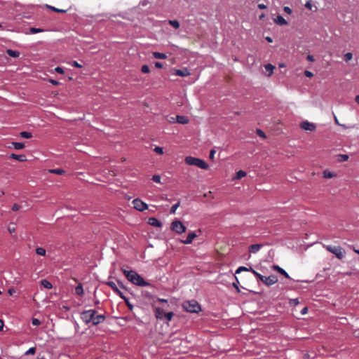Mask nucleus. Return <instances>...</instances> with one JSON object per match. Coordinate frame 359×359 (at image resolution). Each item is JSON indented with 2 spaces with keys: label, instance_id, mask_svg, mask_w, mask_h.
Instances as JSON below:
<instances>
[{
  "label": "nucleus",
  "instance_id": "f257e3e1",
  "mask_svg": "<svg viewBox=\"0 0 359 359\" xmlns=\"http://www.w3.org/2000/svg\"><path fill=\"white\" fill-rule=\"evenodd\" d=\"M121 270L125 275L128 280H129L132 283L141 287L150 285L149 283L145 281L144 278L135 271H128L123 267L121 269Z\"/></svg>",
  "mask_w": 359,
  "mask_h": 359
},
{
  "label": "nucleus",
  "instance_id": "f03ea898",
  "mask_svg": "<svg viewBox=\"0 0 359 359\" xmlns=\"http://www.w3.org/2000/svg\"><path fill=\"white\" fill-rule=\"evenodd\" d=\"M186 164L189 165H196L201 169L207 170L209 168L208 164L202 159L193 156H187L184 158Z\"/></svg>",
  "mask_w": 359,
  "mask_h": 359
},
{
  "label": "nucleus",
  "instance_id": "7ed1b4c3",
  "mask_svg": "<svg viewBox=\"0 0 359 359\" xmlns=\"http://www.w3.org/2000/svg\"><path fill=\"white\" fill-rule=\"evenodd\" d=\"M182 308L189 313H198L201 310V306L196 300L184 302Z\"/></svg>",
  "mask_w": 359,
  "mask_h": 359
},
{
  "label": "nucleus",
  "instance_id": "20e7f679",
  "mask_svg": "<svg viewBox=\"0 0 359 359\" xmlns=\"http://www.w3.org/2000/svg\"><path fill=\"white\" fill-rule=\"evenodd\" d=\"M95 314H97V311L95 310H87L81 313V319L85 323V324L88 325L93 322Z\"/></svg>",
  "mask_w": 359,
  "mask_h": 359
},
{
  "label": "nucleus",
  "instance_id": "39448f33",
  "mask_svg": "<svg viewBox=\"0 0 359 359\" xmlns=\"http://www.w3.org/2000/svg\"><path fill=\"white\" fill-rule=\"evenodd\" d=\"M325 248L330 252L334 254L338 259H341L344 257V250L340 246L327 245Z\"/></svg>",
  "mask_w": 359,
  "mask_h": 359
},
{
  "label": "nucleus",
  "instance_id": "423d86ee",
  "mask_svg": "<svg viewBox=\"0 0 359 359\" xmlns=\"http://www.w3.org/2000/svg\"><path fill=\"white\" fill-rule=\"evenodd\" d=\"M170 229L178 234H181L186 231V226L180 220H175L171 223Z\"/></svg>",
  "mask_w": 359,
  "mask_h": 359
},
{
  "label": "nucleus",
  "instance_id": "0eeeda50",
  "mask_svg": "<svg viewBox=\"0 0 359 359\" xmlns=\"http://www.w3.org/2000/svg\"><path fill=\"white\" fill-rule=\"evenodd\" d=\"M133 208L138 211H144L148 209V205L140 198H135L132 201Z\"/></svg>",
  "mask_w": 359,
  "mask_h": 359
},
{
  "label": "nucleus",
  "instance_id": "6e6552de",
  "mask_svg": "<svg viewBox=\"0 0 359 359\" xmlns=\"http://www.w3.org/2000/svg\"><path fill=\"white\" fill-rule=\"evenodd\" d=\"M301 128L304 130L314 131L316 129V126L314 123H310L308 121H304L300 124Z\"/></svg>",
  "mask_w": 359,
  "mask_h": 359
},
{
  "label": "nucleus",
  "instance_id": "1a4fd4ad",
  "mask_svg": "<svg viewBox=\"0 0 359 359\" xmlns=\"http://www.w3.org/2000/svg\"><path fill=\"white\" fill-rule=\"evenodd\" d=\"M277 281L278 278L275 275H271L268 277L264 276L262 283H264L267 286H270L275 284Z\"/></svg>",
  "mask_w": 359,
  "mask_h": 359
},
{
  "label": "nucleus",
  "instance_id": "9d476101",
  "mask_svg": "<svg viewBox=\"0 0 359 359\" xmlns=\"http://www.w3.org/2000/svg\"><path fill=\"white\" fill-rule=\"evenodd\" d=\"M106 285H107L108 286H109L113 290L114 292L118 294L121 299H125V296L123 295V294L119 290V289L117 287L116 283L114 282H112V281H108L106 283Z\"/></svg>",
  "mask_w": 359,
  "mask_h": 359
},
{
  "label": "nucleus",
  "instance_id": "9b49d317",
  "mask_svg": "<svg viewBox=\"0 0 359 359\" xmlns=\"http://www.w3.org/2000/svg\"><path fill=\"white\" fill-rule=\"evenodd\" d=\"M105 318H106V317H105L104 315H102V314L97 315V314H95L94 316V318H93V320L92 322V324L93 325H97L100 323L104 322Z\"/></svg>",
  "mask_w": 359,
  "mask_h": 359
},
{
  "label": "nucleus",
  "instance_id": "f8f14e48",
  "mask_svg": "<svg viewBox=\"0 0 359 359\" xmlns=\"http://www.w3.org/2000/svg\"><path fill=\"white\" fill-rule=\"evenodd\" d=\"M155 311V316L158 320H163L164 319V312L163 309H161L159 307H155L154 309Z\"/></svg>",
  "mask_w": 359,
  "mask_h": 359
},
{
  "label": "nucleus",
  "instance_id": "ddd939ff",
  "mask_svg": "<svg viewBox=\"0 0 359 359\" xmlns=\"http://www.w3.org/2000/svg\"><path fill=\"white\" fill-rule=\"evenodd\" d=\"M197 237L196 233L194 232H191L188 234L187 238L184 241H182V243L184 244H190L193 242L194 239Z\"/></svg>",
  "mask_w": 359,
  "mask_h": 359
},
{
  "label": "nucleus",
  "instance_id": "4468645a",
  "mask_svg": "<svg viewBox=\"0 0 359 359\" xmlns=\"http://www.w3.org/2000/svg\"><path fill=\"white\" fill-rule=\"evenodd\" d=\"M148 224L156 227H161L162 226V223L156 217H150L148 220Z\"/></svg>",
  "mask_w": 359,
  "mask_h": 359
},
{
  "label": "nucleus",
  "instance_id": "2eb2a0df",
  "mask_svg": "<svg viewBox=\"0 0 359 359\" xmlns=\"http://www.w3.org/2000/svg\"><path fill=\"white\" fill-rule=\"evenodd\" d=\"M175 74L180 76H187L190 75V72L187 68H184L183 69H176Z\"/></svg>",
  "mask_w": 359,
  "mask_h": 359
},
{
  "label": "nucleus",
  "instance_id": "dca6fc26",
  "mask_svg": "<svg viewBox=\"0 0 359 359\" xmlns=\"http://www.w3.org/2000/svg\"><path fill=\"white\" fill-rule=\"evenodd\" d=\"M10 158L17 160L20 162H24V161H27L26 156L24 154L18 155L15 154H11L10 156Z\"/></svg>",
  "mask_w": 359,
  "mask_h": 359
},
{
  "label": "nucleus",
  "instance_id": "f3484780",
  "mask_svg": "<svg viewBox=\"0 0 359 359\" xmlns=\"http://www.w3.org/2000/svg\"><path fill=\"white\" fill-rule=\"evenodd\" d=\"M273 269L278 272L279 273L282 274L287 278H290L289 274L281 267H280L278 265L273 266Z\"/></svg>",
  "mask_w": 359,
  "mask_h": 359
},
{
  "label": "nucleus",
  "instance_id": "a211bd4d",
  "mask_svg": "<svg viewBox=\"0 0 359 359\" xmlns=\"http://www.w3.org/2000/svg\"><path fill=\"white\" fill-rule=\"evenodd\" d=\"M176 121L180 124H187L189 123V118L184 116H177L175 117Z\"/></svg>",
  "mask_w": 359,
  "mask_h": 359
},
{
  "label": "nucleus",
  "instance_id": "6ab92c4d",
  "mask_svg": "<svg viewBox=\"0 0 359 359\" xmlns=\"http://www.w3.org/2000/svg\"><path fill=\"white\" fill-rule=\"evenodd\" d=\"M274 22L278 25H287V22L281 15H278L276 18L274 19Z\"/></svg>",
  "mask_w": 359,
  "mask_h": 359
},
{
  "label": "nucleus",
  "instance_id": "aec40b11",
  "mask_svg": "<svg viewBox=\"0 0 359 359\" xmlns=\"http://www.w3.org/2000/svg\"><path fill=\"white\" fill-rule=\"evenodd\" d=\"M262 247L260 244H252L249 247V252L251 253L257 252Z\"/></svg>",
  "mask_w": 359,
  "mask_h": 359
},
{
  "label": "nucleus",
  "instance_id": "412c9836",
  "mask_svg": "<svg viewBox=\"0 0 359 359\" xmlns=\"http://www.w3.org/2000/svg\"><path fill=\"white\" fill-rule=\"evenodd\" d=\"M6 53L12 57H18L20 56V52L18 50H13L11 49H8L6 50Z\"/></svg>",
  "mask_w": 359,
  "mask_h": 359
},
{
  "label": "nucleus",
  "instance_id": "4be33fe9",
  "mask_svg": "<svg viewBox=\"0 0 359 359\" xmlns=\"http://www.w3.org/2000/svg\"><path fill=\"white\" fill-rule=\"evenodd\" d=\"M41 284L43 287L47 288V289H51L53 287L51 283L46 279L41 280Z\"/></svg>",
  "mask_w": 359,
  "mask_h": 359
},
{
  "label": "nucleus",
  "instance_id": "5701e85b",
  "mask_svg": "<svg viewBox=\"0 0 359 359\" xmlns=\"http://www.w3.org/2000/svg\"><path fill=\"white\" fill-rule=\"evenodd\" d=\"M75 292L78 295H83V288L81 283H79V285L75 288Z\"/></svg>",
  "mask_w": 359,
  "mask_h": 359
},
{
  "label": "nucleus",
  "instance_id": "b1692460",
  "mask_svg": "<svg viewBox=\"0 0 359 359\" xmlns=\"http://www.w3.org/2000/svg\"><path fill=\"white\" fill-rule=\"evenodd\" d=\"M50 173H53L56 175H63L65 174V171L63 169L61 168H56V169H50L48 170Z\"/></svg>",
  "mask_w": 359,
  "mask_h": 359
},
{
  "label": "nucleus",
  "instance_id": "393cba45",
  "mask_svg": "<svg viewBox=\"0 0 359 359\" xmlns=\"http://www.w3.org/2000/svg\"><path fill=\"white\" fill-rule=\"evenodd\" d=\"M153 56L156 59H165L167 55L165 53H159V52H154Z\"/></svg>",
  "mask_w": 359,
  "mask_h": 359
},
{
  "label": "nucleus",
  "instance_id": "a878e982",
  "mask_svg": "<svg viewBox=\"0 0 359 359\" xmlns=\"http://www.w3.org/2000/svg\"><path fill=\"white\" fill-rule=\"evenodd\" d=\"M246 172L243 171V170H239L236 172V176L234 177L233 179L235 180H240L241 179L242 177H244L246 176Z\"/></svg>",
  "mask_w": 359,
  "mask_h": 359
},
{
  "label": "nucleus",
  "instance_id": "bb28decb",
  "mask_svg": "<svg viewBox=\"0 0 359 359\" xmlns=\"http://www.w3.org/2000/svg\"><path fill=\"white\" fill-rule=\"evenodd\" d=\"M250 271L262 282L264 280V276L261 275L256 271H255L252 267H250Z\"/></svg>",
  "mask_w": 359,
  "mask_h": 359
},
{
  "label": "nucleus",
  "instance_id": "cd10ccee",
  "mask_svg": "<svg viewBox=\"0 0 359 359\" xmlns=\"http://www.w3.org/2000/svg\"><path fill=\"white\" fill-rule=\"evenodd\" d=\"M250 271L262 282L264 280V276L261 275L256 271H255L252 267H250Z\"/></svg>",
  "mask_w": 359,
  "mask_h": 359
},
{
  "label": "nucleus",
  "instance_id": "c85d7f7f",
  "mask_svg": "<svg viewBox=\"0 0 359 359\" xmlns=\"http://www.w3.org/2000/svg\"><path fill=\"white\" fill-rule=\"evenodd\" d=\"M250 271L262 282L264 280V276L261 275L256 271H255L252 267H250Z\"/></svg>",
  "mask_w": 359,
  "mask_h": 359
},
{
  "label": "nucleus",
  "instance_id": "c756f323",
  "mask_svg": "<svg viewBox=\"0 0 359 359\" xmlns=\"http://www.w3.org/2000/svg\"><path fill=\"white\" fill-rule=\"evenodd\" d=\"M250 271L262 282L264 280V276L261 275L256 271H255L252 267H250Z\"/></svg>",
  "mask_w": 359,
  "mask_h": 359
},
{
  "label": "nucleus",
  "instance_id": "7c9ffc66",
  "mask_svg": "<svg viewBox=\"0 0 359 359\" xmlns=\"http://www.w3.org/2000/svg\"><path fill=\"white\" fill-rule=\"evenodd\" d=\"M336 175L329 170H325L323 172V177L330 179L334 177Z\"/></svg>",
  "mask_w": 359,
  "mask_h": 359
},
{
  "label": "nucleus",
  "instance_id": "2f4dec72",
  "mask_svg": "<svg viewBox=\"0 0 359 359\" xmlns=\"http://www.w3.org/2000/svg\"><path fill=\"white\" fill-rule=\"evenodd\" d=\"M12 144L15 149H22L25 147V144L22 142H12Z\"/></svg>",
  "mask_w": 359,
  "mask_h": 359
},
{
  "label": "nucleus",
  "instance_id": "473e14b6",
  "mask_svg": "<svg viewBox=\"0 0 359 359\" xmlns=\"http://www.w3.org/2000/svg\"><path fill=\"white\" fill-rule=\"evenodd\" d=\"M20 135L21 137L27 138V139L31 138L32 137V133H29V132H27V131L21 132L20 133Z\"/></svg>",
  "mask_w": 359,
  "mask_h": 359
},
{
  "label": "nucleus",
  "instance_id": "72a5a7b5",
  "mask_svg": "<svg viewBox=\"0 0 359 359\" xmlns=\"http://www.w3.org/2000/svg\"><path fill=\"white\" fill-rule=\"evenodd\" d=\"M36 252L39 255L44 256L46 255V250L43 248H37L36 249Z\"/></svg>",
  "mask_w": 359,
  "mask_h": 359
},
{
  "label": "nucleus",
  "instance_id": "f704fd0d",
  "mask_svg": "<svg viewBox=\"0 0 359 359\" xmlns=\"http://www.w3.org/2000/svg\"><path fill=\"white\" fill-rule=\"evenodd\" d=\"M174 316L173 312H168L164 313V318L167 320V321H170Z\"/></svg>",
  "mask_w": 359,
  "mask_h": 359
},
{
  "label": "nucleus",
  "instance_id": "c9c22d12",
  "mask_svg": "<svg viewBox=\"0 0 359 359\" xmlns=\"http://www.w3.org/2000/svg\"><path fill=\"white\" fill-rule=\"evenodd\" d=\"M265 69L266 71L269 72V76H271L273 73L274 67L271 64H268V65H265Z\"/></svg>",
  "mask_w": 359,
  "mask_h": 359
},
{
  "label": "nucleus",
  "instance_id": "e433bc0d",
  "mask_svg": "<svg viewBox=\"0 0 359 359\" xmlns=\"http://www.w3.org/2000/svg\"><path fill=\"white\" fill-rule=\"evenodd\" d=\"M36 347H31L29 348L26 352H25V355H34L36 353Z\"/></svg>",
  "mask_w": 359,
  "mask_h": 359
},
{
  "label": "nucleus",
  "instance_id": "4c0bfd02",
  "mask_svg": "<svg viewBox=\"0 0 359 359\" xmlns=\"http://www.w3.org/2000/svg\"><path fill=\"white\" fill-rule=\"evenodd\" d=\"M180 202L178 201L177 203H175V205H173L172 207H171V209H170V213L171 214H175L177 208L180 206Z\"/></svg>",
  "mask_w": 359,
  "mask_h": 359
},
{
  "label": "nucleus",
  "instance_id": "58836bf2",
  "mask_svg": "<svg viewBox=\"0 0 359 359\" xmlns=\"http://www.w3.org/2000/svg\"><path fill=\"white\" fill-rule=\"evenodd\" d=\"M29 32L31 34H36L43 32V29L35 27H31L29 29Z\"/></svg>",
  "mask_w": 359,
  "mask_h": 359
},
{
  "label": "nucleus",
  "instance_id": "ea45409f",
  "mask_svg": "<svg viewBox=\"0 0 359 359\" xmlns=\"http://www.w3.org/2000/svg\"><path fill=\"white\" fill-rule=\"evenodd\" d=\"M169 24L175 29H178L180 27V23L177 20H169Z\"/></svg>",
  "mask_w": 359,
  "mask_h": 359
},
{
  "label": "nucleus",
  "instance_id": "a19ab883",
  "mask_svg": "<svg viewBox=\"0 0 359 359\" xmlns=\"http://www.w3.org/2000/svg\"><path fill=\"white\" fill-rule=\"evenodd\" d=\"M141 71L142 73L147 74L150 72V69L148 65H144L142 66Z\"/></svg>",
  "mask_w": 359,
  "mask_h": 359
},
{
  "label": "nucleus",
  "instance_id": "79ce46f5",
  "mask_svg": "<svg viewBox=\"0 0 359 359\" xmlns=\"http://www.w3.org/2000/svg\"><path fill=\"white\" fill-rule=\"evenodd\" d=\"M353 58V54L351 53H346L344 54V60L348 62Z\"/></svg>",
  "mask_w": 359,
  "mask_h": 359
},
{
  "label": "nucleus",
  "instance_id": "37998d69",
  "mask_svg": "<svg viewBox=\"0 0 359 359\" xmlns=\"http://www.w3.org/2000/svg\"><path fill=\"white\" fill-rule=\"evenodd\" d=\"M241 271H250V267L248 269V268H246L245 266H240L239 268H238V269L236 270V273H239Z\"/></svg>",
  "mask_w": 359,
  "mask_h": 359
},
{
  "label": "nucleus",
  "instance_id": "c03bdc74",
  "mask_svg": "<svg viewBox=\"0 0 359 359\" xmlns=\"http://www.w3.org/2000/svg\"><path fill=\"white\" fill-rule=\"evenodd\" d=\"M257 135H259L260 137L263 138V139H265L266 138V135L265 133H264L263 130H262L261 129H257V131H256Z\"/></svg>",
  "mask_w": 359,
  "mask_h": 359
},
{
  "label": "nucleus",
  "instance_id": "a18cd8bd",
  "mask_svg": "<svg viewBox=\"0 0 359 359\" xmlns=\"http://www.w3.org/2000/svg\"><path fill=\"white\" fill-rule=\"evenodd\" d=\"M154 151L158 154H163V149L162 147H156L154 149Z\"/></svg>",
  "mask_w": 359,
  "mask_h": 359
},
{
  "label": "nucleus",
  "instance_id": "49530a36",
  "mask_svg": "<svg viewBox=\"0 0 359 359\" xmlns=\"http://www.w3.org/2000/svg\"><path fill=\"white\" fill-rule=\"evenodd\" d=\"M152 180H153L154 182L160 183V182H161V176H160V175H154L152 177Z\"/></svg>",
  "mask_w": 359,
  "mask_h": 359
},
{
  "label": "nucleus",
  "instance_id": "de8ad7c7",
  "mask_svg": "<svg viewBox=\"0 0 359 359\" xmlns=\"http://www.w3.org/2000/svg\"><path fill=\"white\" fill-rule=\"evenodd\" d=\"M41 321L37 318H32V324L34 326H38L41 325Z\"/></svg>",
  "mask_w": 359,
  "mask_h": 359
},
{
  "label": "nucleus",
  "instance_id": "09e8293b",
  "mask_svg": "<svg viewBox=\"0 0 359 359\" xmlns=\"http://www.w3.org/2000/svg\"><path fill=\"white\" fill-rule=\"evenodd\" d=\"M8 231L12 233L15 231V227L14 224H11L8 228Z\"/></svg>",
  "mask_w": 359,
  "mask_h": 359
},
{
  "label": "nucleus",
  "instance_id": "8fccbe9b",
  "mask_svg": "<svg viewBox=\"0 0 359 359\" xmlns=\"http://www.w3.org/2000/svg\"><path fill=\"white\" fill-rule=\"evenodd\" d=\"M123 299L125 300L126 304L128 308L129 309V310L132 311L133 309V306L130 303V302L126 297Z\"/></svg>",
  "mask_w": 359,
  "mask_h": 359
},
{
  "label": "nucleus",
  "instance_id": "3c124183",
  "mask_svg": "<svg viewBox=\"0 0 359 359\" xmlns=\"http://www.w3.org/2000/svg\"><path fill=\"white\" fill-rule=\"evenodd\" d=\"M340 156V161H346L348 159V156L346 154H341Z\"/></svg>",
  "mask_w": 359,
  "mask_h": 359
},
{
  "label": "nucleus",
  "instance_id": "603ef678",
  "mask_svg": "<svg viewBox=\"0 0 359 359\" xmlns=\"http://www.w3.org/2000/svg\"><path fill=\"white\" fill-rule=\"evenodd\" d=\"M20 209V206L17 203L13 204V205L12 206L13 211H18Z\"/></svg>",
  "mask_w": 359,
  "mask_h": 359
},
{
  "label": "nucleus",
  "instance_id": "864d4df0",
  "mask_svg": "<svg viewBox=\"0 0 359 359\" xmlns=\"http://www.w3.org/2000/svg\"><path fill=\"white\" fill-rule=\"evenodd\" d=\"M72 66H73L74 67H77V68H81L82 67V65H80L79 63H78L76 61H73L72 62Z\"/></svg>",
  "mask_w": 359,
  "mask_h": 359
},
{
  "label": "nucleus",
  "instance_id": "5fc2aeb1",
  "mask_svg": "<svg viewBox=\"0 0 359 359\" xmlns=\"http://www.w3.org/2000/svg\"><path fill=\"white\" fill-rule=\"evenodd\" d=\"M284 11L287 13V14H291L292 13V9L288 7V6H285L284 8H283Z\"/></svg>",
  "mask_w": 359,
  "mask_h": 359
},
{
  "label": "nucleus",
  "instance_id": "6e6d98bb",
  "mask_svg": "<svg viewBox=\"0 0 359 359\" xmlns=\"http://www.w3.org/2000/svg\"><path fill=\"white\" fill-rule=\"evenodd\" d=\"M304 75L306 76V77H312L313 76V73L310 71H308V70H306L304 72Z\"/></svg>",
  "mask_w": 359,
  "mask_h": 359
},
{
  "label": "nucleus",
  "instance_id": "4d7b16f0",
  "mask_svg": "<svg viewBox=\"0 0 359 359\" xmlns=\"http://www.w3.org/2000/svg\"><path fill=\"white\" fill-rule=\"evenodd\" d=\"M55 71L59 74H64V70L62 67H57L55 69Z\"/></svg>",
  "mask_w": 359,
  "mask_h": 359
},
{
  "label": "nucleus",
  "instance_id": "13d9d810",
  "mask_svg": "<svg viewBox=\"0 0 359 359\" xmlns=\"http://www.w3.org/2000/svg\"><path fill=\"white\" fill-rule=\"evenodd\" d=\"M8 293L10 295H13V294L15 293V289L13 287L9 288L8 290Z\"/></svg>",
  "mask_w": 359,
  "mask_h": 359
},
{
  "label": "nucleus",
  "instance_id": "bf43d9fd",
  "mask_svg": "<svg viewBox=\"0 0 359 359\" xmlns=\"http://www.w3.org/2000/svg\"><path fill=\"white\" fill-rule=\"evenodd\" d=\"M49 82H50V83H52L53 85H54V86H57V85H59V82H58L57 81H56V80L49 79Z\"/></svg>",
  "mask_w": 359,
  "mask_h": 359
},
{
  "label": "nucleus",
  "instance_id": "052dcab7",
  "mask_svg": "<svg viewBox=\"0 0 359 359\" xmlns=\"http://www.w3.org/2000/svg\"><path fill=\"white\" fill-rule=\"evenodd\" d=\"M305 7L309 8V9H311L312 8V4L310 1H307L306 4H305Z\"/></svg>",
  "mask_w": 359,
  "mask_h": 359
},
{
  "label": "nucleus",
  "instance_id": "680f3d73",
  "mask_svg": "<svg viewBox=\"0 0 359 359\" xmlns=\"http://www.w3.org/2000/svg\"><path fill=\"white\" fill-rule=\"evenodd\" d=\"M46 7L48 8V9L55 12L56 11V9L57 8L54 7V6H50V5H46Z\"/></svg>",
  "mask_w": 359,
  "mask_h": 359
},
{
  "label": "nucleus",
  "instance_id": "e2e57ef3",
  "mask_svg": "<svg viewBox=\"0 0 359 359\" xmlns=\"http://www.w3.org/2000/svg\"><path fill=\"white\" fill-rule=\"evenodd\" d=\"M306 58L310 62H313L315 60L314 57L311 55H308Z\"/></svg>",
  "mask_w": 359,
  "mask_h": 359
},
{
  "label": "nucleus",
  "instance_id": "0e129e2a",
  "mask_svg": "<svg viewBox=\"0 0 359 359\" xmlns=\"http://www.w3.org/2000/svg\"><path fill=\"white\" fill-rule=\"evenodd\" d=\"M215 154V151L214 149H212L210 152V159L214 158Z\"/></svg>",
  "mask_w": 359,
  "mask_h": 359
},
{
  "label": "nucleus",
  "instance_id": "69168bd1",
  "mask_svg": "<svg viewBox=\"0 0 359 359\" xmlns=\"http://www.w3.org/2000/svg\"><path fill=\"white\" fill-rule=\"evenodd\" d=\"M155 67L156 68H162L163 67V64L159 62H155Z\"/></svg>",
  "mask_w": 359,
  "mask_h": 359
},
{
  "label": "nucleus",
  "instance_id": "338daca9",
  "mask_svg": "<svg viewBox=\"0 0 359 359\" xmlns=\"http://www.w3.org/2000/svg\"><path fill=\"white\" fill-rule=\"evenodd\" d=\"M56 13H65L67 12V10H64V9H60V8H57L56 9Z\"/></svg>",
  "mask_w": 359,
  "mask_h": 359
},
{
  "label": "nucleus",
  "instance_id": "774afa93",
  "mask_svg": "<svg viewBox=\"0 0 359 359\" xmlns=\"http://www.w3.org/2000/svg\"><path fill=\"white\" fill-rule=\"evenodd\" d=\"M258 8L259 9L263 10V9H266V6L263 4H258Z\"/></svg>",
  "mask_w": 359,
  "mask_h": 359
}]
</instances>
